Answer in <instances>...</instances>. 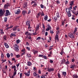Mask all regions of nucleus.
<instances>
[{"label": "nucleus", "instance_id": "3", "mask_svg": "<svg viewBox=\"0 0 78 78\" xmlns=\"http://www.w3.org/2000/svg\"><path fill=\"white\" fill-rule=\"evenodd\" d=\"M14 49L15 51H18L19 50V46L17 45V44H15Z\"/></svg>", "mask_w": 78, "mask_h": 78}, {"label": "nucleus", "instance_id": "13", "mask_svg": "<svg viewBox=\"0 0 78 78\" xmlns=\"http://www.w3.org/2000/svg\"><path fill=\"white\" fill-rule=\"evenodd\" d=\"M25 34L26 35V36H30V35H31V33H30L28 32H25Z\"/></svg>", "mask_w": 78, "mask_h": 78}, {"label": "nucleus", "instance_id": "1", "mask_svg": "<svg viewBox=\"0 0 78 78\" xmlns=\"http://www.w3.org/2000/svg\"><path fill=\"white\" fill-rule=\"evenodd\" d=\"M66 11L68 14V17H71L72 16L71 15V13H70V11H72V10L71 9H67V8H66Z\"/></svg>", "mask_w": 78, "mask_h": 78}, {"label": "nucleus", "instance_id": "43", "mask_svg": "<svg viewBox=\"0 0 78 78\" xmlns=\"http://www.w3.org/2000/svg\"><path fill=\"white\" fill-rule=\"evenodd\" d=\"M26 49L28 51H30V48H29L28 47H26Z\"/></svg>", "mask_w": 78, "mask_h": 78}, {"label": "nucleus", "instance_id": "37", "mask_svg": "<svg viewBox=\"0 0 78 78\" xmlns=\"http://www.w3.org/2000/svg\"><path fill=\"white\" fill-rule=\"evenodd\" d=\"M37 77V78H40V77H41V76H40L38 74H37L36 76H35Z\"/></svg>", "mask_w": 78, "mask_h": 78}, {"label": "nucleus", "instance_id": "45", "mask_svg": "<svg viewBox=\"0 0 78 78\" xmlns=\"http://www.w3.org/2000/svg\"><path fill=\"white\" fill-rule=\"evenodd\" d=\"M50 33L51 34H53L54 33L53 31V30H50Z\"/></svg>", "mask_w": 78, "mask_h": 78}, {"label": "nucleus", "instance_id": "35", "mask_svg": "<svg viewBox=\"0 0 78 78\" xmlns=\"http://www.w3.org/2000/svg\"><path fill=\"white\" fill-rule=\"evenodd\" d=\"M42 58H44L45 59H47V56H46L45 55H43Z\"/></svg>", "mask_w": 78, "mask_h": 78}, {"label": "nucleus", "instance_id": "4", "mask_svg": "<svg viewBox=\"0 0 78 78\" xmlns=\"http://www.w3.org/2000/svg\"><path fill=\"white\" fill-rule=\"evenodd\" d=\"M10 15V12H9V11L8 10H6V12L5 14V16H8Z\"/></svg>", "mask_w": 78, "mask_h": 78}, {"label": "nucleus", "instance_id": "19", "mask_svg": "<svg viewBox=\"0 0 78 78\" xmlns=\"http://www.w3.org/2000/svg\"><path fill=\"white\" fill-rule=\"evenodd\" d=\"M26 13H27V11L24 10L22 11V14H23V15H25Z\"/></svg>", "mask_w": 78, "mask_h": 78}, {"label": "nucleus", "instance_id": "34", "mask_svg": "<svg viewBox=\"0 0 78 78\" xmlns=\"http://www.w3.org/2000/svg\"><path fill=\"white\" fill-rule=\"evenodd\" d=\"M41 37H39L37 38L36 41H39L40 39H41Z\"/></svg>", "mask_w": 78, "mask_h": 78}, {"label": "nucleus", "instance_id": "53", "mask_svg": "<svg viewBox=\"0 0 78 78\" xmlns=\"http://www.w3.org/2000/svg\"><path fill=\"white\" fill-rule=\"evenodd\" d=\"M54 20H55L56 21L57 19V17L56 16H54Z\"/></svg>", "mask_w": 78, "mask_h": 78}, {"label": "nucleus", "instance_id": "56", "mask_svg": "<svg viewBox=\"0 0 78 78\" xmlns=\"http://www.w3.org/2000/svg\"><path fill=\"white\" fill-rule=\"evenodd\" d=\"M37 74V73H36L35 72H34V76H36V75Z\"/></svg>", "mask_w": 78, "mask_h": 78}, {"label": "nucleus", "instance_id": "15", "mask_svg": "<svg viewBox=\"0 0 78 78\" xmlns=\"http://www.w3.org/2000/svg\"><path fill=\"white\" fill-rule=\"evenodd\" d=\"M44 20H47V19H48V16L47 15H46L44 17Z\"/></svg>", "mask_w": 78, "mask_h": 78}, {"label": "nucleus", "instance_id": "51", "mask_svg": "<svg viewBox=\"0 0 78 78\" xmlns=\"http://www.w3.org/2000/svg\"><path fill=\"white\" fill-rule=\"evenodd\" d=\"M30 13H31V10L29 9L27 14H30Z\"/></svg>", "mask_w": 78, "mask_h": 78}, {"label": "nucleus", "instance_id": "22", "mask_svg": "<svg viewBox=\"0 0 78 78\" xmlns=\"http://www.w3.org/2000/svg\"><path fill=\"white\" fill-rule=\"evenodd\" d=\"M56 16L58 18L60 17V16H59V12H58L56 13Z\"/></svg>", "mask_w": 78, "mask_h": 78}, {"label": "nucleus", "instance_id": "36", "mask_svg": "<svg viewBox=\"0 0 78 78\" xmlns=\"http://www.w3.org/2000/svg\"><path fill=\"white\" fill-rule=\"evenodd\" d=\"M7 57L9 58L10 57V54L9 53H7Z\"/></svg>", "mask_w": 78, "mask_h": 78}, {"label": "nucleus", "instance_id": "11", "mask_svg": "<svg viewBox=\"0 0 78 78\" xmlns=\"http://www.w3.org/2000/svg\"><path fill=\"white\" fill-rule=\"evenodd\" d=\"M16 35L15 34L13 33H12L11 34H10V37H16Z\"/></svg>", "mask_w": 78, "mask_h": 78}, {"label": "nucleus", "instance_id": "6", "mask_svg": "<svg viewBox=\"0 0 78 78\" xmlns=\"http://www.w3.org/2000/svg\"><path fill=\"white\" fill-rule=\"evenodd\" d=\"M48 71L49 72H53L54 71V69L53 68H48Z\"/></svg>", "mask_w": 78, "mask_h": 78}, {"label": "nucleus", "instance_id": "42", "mask_svg": "<svg viewBox=\"0 0 78 78\" xmlns=\"http://www.w3.org/2000/svg\"><path fill=\"white\" fill-rule=\"evenodd\" d=\"M36 3V2L34 1H32L31 2V5L33 4V3Z\"/></svg>", "mask_w": 78, "mask_h": 78}, {"label": "nucleus", "instance_id": "40", "mask_svg": "<svg viewBox=\"0 0 78 78\" xmlns=\"http://www.w3.org/2000/svg\"><path fill=\"white\" fill-rule=\"evenodd\" d=\"M2 63H3V62H5V61H6V59H5L4 60L3 59H2Z\"/></svg>", "mask_w": 78, "mask_h": 78}, {"label": "nucleus", "instance_id": "32", "mask_svg": "<svg viewBox=\"0 0 78 78\" xmlns=\"http://www.w3.org/2000/svg\"><path fill=\"white\" fill-rule=\"evenodd\" d=\"M14 72L13 73V76H16V75L17 73V70H15V71H14Z\"/></svg>", "mask_w": 78, "mask_h": 78}, {"label": "nucleus", "instance_id": "44", "mask_svg": "<svg viewBox=\"0 0 78 78\" xmlns=\"http://www.w3.org/2000/svg\"><path fill=\"white\" fill-rule=\"evenodd\" d=\"M6 21H7V17H6L4 18L5 22H6Z\"/></svg>", "mask_w": 78, "mask_h": 78}, {"label": "nucleus", "instance_id": "20", "mask_svg": "<svg viewBox=\"0 0 78 78\" xmlns=\"http://www.w3.org/2000/svg\"><path fill=\"white\" fill-rule=\"evenodd\" d=\"M4 54L3 52L2 53H1V58L3 59H4Z\"/></svg>", "mask_w": 78, "mask_h": 78}, {"label": "nucleus", "instance_id": "50", "mask_svg": "<svg viewBox=\"0 0 78 78\" xmlns=\"http://www.w3.org/2000/svg\"><path fill=\"white\" fill-rule=\"evenodd\" d=\"M62 62H63V63L64 64V63H65V62H66V59H63L62 60Z\"/></svg>", "mask_w": 78, "mask_h": 78}, {"label": "nucleus", "instance_id": "59", "mask_svg": "<svg viewBox=\"0 0 78 78\" xmlns=\"http://www.w3.org/2000/svg\"><path fill=\"white\" fill-rule=\"evenodd\" d=\"M49 62L50 63H53V61L51 60H50Z\"/></svg>", "mask_w": 78, "mask_h": 78}, {"label": "nucleus", "instance_id": "28", "mask_svg": "<svg viewBox=\"0 0 78 78\" xmlns=\"http://www.w3.org/2000/svg\"><path fill=\"white\" fill-rule=\"evenodd\" d=\"M45 28L42 30V33L43 34H45Z\"/></svg>", "mask_w": 78, "mask_h": 78}, {"label": "nucleus", "instance_id": "61", "mask_svg": "<svg viewBox=\"0 0 78 78\" xmlns=\"http://www.w3.org/2000/svg\"><path fill=\"white\" fill-rule=\"evenodd\" d=\"M37 5V4L35 3L33 5V6H35Z\"/></svg>", "mask_w": 78, "mask_h": 78}, {"label": "nucleus", "instance_id": "55", "mask_svg": "<svg viewBox=\"0 0 78 78\" xmlns=\"http://www.w3.org/2000/svg\"><path fill=\"white\" fill-rule=\"evenodd\" d=\"M20 78H22V73H20Z\"/></svg>", "mask_w": 78, "mask_h": 78}, {"label": "nucleus", "instance_id": "10", "mask_svg": "<svg viewBox=\"0 0 78 78\" xmlns=\"http://www.w3.org/2000/svg\"><path fill=\"white\" fill-rule=\"evenodd\" d=\"M26 25L28 26H30V20H27L26 22Z\"/></svg>", "mask_w": 78, "mask_h": 78}, {"label": "nucleus", "instance_id": "48", "mask_svg": "<svg viewBox=\"0 0 78 78\" xmlns=\"http://www.w3.org/2000/svg\"><path fill=\"white\" fill-rule=\"evenodd\" d=\"M41 16H44V12L42 11L41 12Z\"/></svg>", "mask_w": 78, "mask_h": 78}, {"label": "nucleus", "instance_id": "39", "mask_svg": "<svg viewBox=\"0 0 78 78\" xmlns=\"http://www.w3.org/2000/svg\"><path fill=\"white\" fill-rule=\"evenodd\" d=\"M16 57L17 58H20V55H16Z\"/></svg>", "mask_w": 78, "mask_h": 78}, {"label": "nucleus", "instance_id": "5", "mask_svg": "<svg viewBox=\"0 0 78 78\" xmlns=\"http://www.w3.org/2000/svg\"><path fill=\"white\" fill-rule=\"evenodd\" d=\"M47 28L46 29V31H48L49 30H51V26H50V25L49 24L47 25Z\"/></svg>", "mask_w": 78, "mask_h": 78}, {"label": "nucleus", "instance_id": "52", "mask_svg": "<svg viewBox=\"0 0 78 78\" xmlns=\"http://www.w3.org/2000/svg\"><path fill=\"white\" fill-rule=\"evenodd\" d=\"M33 35H36V34H37V33H36V31L35 30V32L34 33H33L32 34Z\"/></svg>", "mask_w": 78, "mask_h": 78}, {"label": "nucleus", "instance_id": "2", "mask_svg": "<svg viewBox=\"0 0 78 78\" xmlns=\"http://www.w3.org/2000/svg\"><path fill=\"white\" fill-rule=\"evenodd\" d=\"M5 13V10L2 9H0V16H2L4 15V13Z\"/></svg>", "mask_w": 78, "mask_h": 78}, {"label": "nucleus", "instance_id": "14", "mask_svg": "<svg viewBox=\"0 0 78 78\" xmlns=\"http://www.w3.org/2000/svg\"><path fill=\"white\" fill-rule=\"evenodd\" d=\"M4 45L6 48H8L9 47V45H8L6 43H4Z\"/></svg>", "mask_w": 78, "mask_h": 78}, {"label": "nucleus", "instance_id": "17", "mask_svg": "<svg viewBox=\"0 0 78 78\" xmlns=\"http://www.w3.org/2000/svg\"><path fill=\"white\" fill-rule=\"evenodd\" d=\"M74 3V1H71L69 3V5L70 6H72L73 5V3Z\"/></svg>", "mask_w": 78, "mask_h": 78}, {"label": "nucleus", "instance_id": "16", "mask_svg": "<svg viewBox=\"0 0 78 78\" xmlns=\"http://www.w3.org/2000/svg\"><path fill=\"white\" fill-rule=\"evenodd\" d=\"M59 38H58V35L56 34L55 37V41L58 40Z\"/></svg>", "mask_w": 78, "mask_h": 78}, {"label": "nucleus", "instance_id": "57", "mask_svg": "<svg viewBox=\"0 0 78 78\" xmlns=\"http://www.w3.org/2000/svg\"><path fill=\"white\" fill-rule=\"evenodd\" d=\"M28 39H30V40L32 38H31V36H28Z\"/></svg>", "mask_w": 78, "mask_h": 78}, {"label": "nucleus", "instance_id": "7", "mask_svg": "<svg viewBox=\"0 0 78 78\" xmlns=\"http://www.w3.org/2000/svg\"><path fill=\"white\" fill-rule=\"evenodd\" d=\"M68 36L69 37H71V38H72V39H73V38H75L73 36V34H72L71 33H69L68 34Z\"/></svg>", "mask_w": 78, "mask_h": 78}, {"label": "nucleus", "instance_id": "63", "mask_svg": "<svg viewBox=\"0 0 78 78\" xmlns=\"http://www.w3.org/2000/svg\"><path fill=\"white\" fill-rule=\"evenodd\" d=\"M41 78H45V76H41Z\"/></svg>", "mask_w": 78, "mask_h": 78}, {"label": "nucleus", "instance_id": "46", "mask_svg": "<svg viewBox=\"0 0 78 78\" xmlns=\"http://www.w3.org/2000/svg\"><path fill=\"white\" fill-rule=\"evenodd\" d=\"M41 12H39L37 14V15L40 16H41Z\"/></svg>", "mask_w": 78, "mask_h": 78}, {"label": "nucleus", "instance_id": "49", "mask_svg": "<svg viewBox=\"0 0 78 78\" xmlns=\"http://www.w3.org/2000/svg\"><path fill=\"white\" fill-rule=\"evenodd\" d=\"M40 6L41 7V8H44V5H42V4H41L40 5Z\"/></svg>", "mask_w": 78, "mask_h": 78}, {"label": "nucleus", "instance_id": "62", "mask_svg": "<svg viewBox=\"0 0 78 78\" xmlns=\"http://www.w3.org/2000/svg\"><path fill=\"white\" fill-rule=\"evenodd\" d=\"M66 64H70V62H69V61H67V62H66Z\"/></svg>", "mask_w": 78, "mask_h": 78}, {"label": "nucleus", "instance_id": "8", "mask_svg": "<svg viewBox=\"0 0 78 78\" xmlns=\"http://www.w3.org/2000/svg\"><path fill=\"white\" fill-rule=\"evenodd\" d=\"M24 74L25 75H26V76H30V71H28L27 73V72H25L24 73Z\"/></svg>", "mask_w": 78, "mask_h": 78}, {"label": "nucleus", "instance_id": "58", "mask_svg": "<svg viewBox=\"0 0 78 78\" xmlns=\"http://www.w3.org/2000/svg\"><path fill=\"white\" fill-rule=\"evenodd\" d=\"M72 12L73 14H75V10H73L72 11Z\"/></svg>", "mask_w": 78, "mask_h": 78}, {"label": "nucleus", "instance_id": "24", "mask_svg": "<svg viewBox=\"0 0 78 78\" xmlns=\"http://www.w3.org/2000/svg\"><path fill=\"white\" fill-rule=\"evenodd\" d=\"M12 69L14 68V71H15L16 70V66H12Z\"/></svg>", "mask_w": 78, "mask_h": 78}, {"label": "nucleus", "instance_id": "29", "mask_svg": "<svg viewBox=\"0 0 78 78\" xmlns=\"http://www.w3.org/2000/svg\"><path fill=\"white\" fill-rule=\"evenodd\" d=\"M3 38L4 39V40H5V41L6 40V38H7V37L5 35H4L3 36Z\"/></svg>", "mask_w": 78, "mask_h": 78}, {"label": "nucleus", "instance_id": "64", "mask_svg": "<svg viewBox=\"0 0 78 78\" xmlns=\"http://www.w3.org/2000/svg\"><path fill=\"white\" fill-rule=\"evenodd\" d=\"M5 26L6 27H9V24H7L5 25Z\"/></svg>", "mask_w": 78, "mask_h": 78}, {"label": "nucleus", "instance_id": "26", "mask_svg": "<svg viewBox=\"0 0 78 78\" xmlns=\"http://www.w3.org/2000/svg\"><path fill=\"white\" fill-rule=\"evenodd\" d=\"M77 31V28L76 27H75L74 30V32H73V34H75V33Z\"/></svg>", "mask_w": 78, "mask_h": 78}, {"label": "nucleus", "instance_id": "25", "mask_svg": "<svg viewBox=\"0 0 78 78\" xmlns=\"http://www.w3.org/2000/svg\"><path fill=\"white\" fill-rule=\"evenodd\" d=\"M56 3L57 5H59L60 4V1L59 0H57L56 1Z\"/></svg>", "mask_w": 78, "mask_h": 78}, {"label": "nucleus", "instance_id": "38", "mask_svg": "<svg viewBox=\"0 0 78 78\" xmlns=\"http://www.w3.org/2000/svg\"><path fill=\"white\" fill-rule=\"evenodd\" d=\"M23 8H25V9H27V5H24Z\"/></svg>", "mask_w": 78, "mask_h": 78}, {"label": "nucleus", "instance_id": "41", "mask_svg": "<svg viewBox=\"0 0 78 78\" xmlns=\"http://www.w3.org/2000/svg\"><path fill=\"white\" fill-rule=\"evenodd\" d=\"M76 8H77V6H75V7H73V9L75 11H76Z\"/></svg>", "mask_w": 78, "mask_h": 78}, {"label": "nucleus", "instance_id": "21", "mask_svg": "<svg viewBox=\"0 0 78 78\" xmlns=\"http://www.w3.org/2000/svg\"><path fill=\"white\" fill-rule=\"evenodd\" d=\"M26 56L27 57H28V58H30V57H31V55L30 54L27 53Z\"/></svg>", "mask_w": 78, "mask_h": 78}, {"label": "nucleus", "instance_id": "54", "mask_svg": "<svg viewBox=\"0 0 78 78\" xmlns=\"http://www.w3.org/2000/svg\"><path fill=\"white\" fill-rule=\"evenodd\" d=\"M38 51H35L34 52V54H36L37 53H38Z\"/></svg>", "mask_w": 78, "mask_h": 78}, {"label": "nucleus", "instance_id": "12", "mask_svg": "<svg viewBox=\"0 0 78 78\" xmlns=\"http://www.w3.org/2000/svg\"><path fill=\"white\" fill-rule=\"evenodd\" d=\"M18 26H16L12 28L13 30L14 31H15L17 30V27Z\"/></svg>", "mask_w": 78, "mask_h": 78}, {"label": "nucleus", "instance_id": "9", "mask_svg": "<svg viewBox=\"0 0 78 78\" xmlns=\"http://www.w3.org/2000/svg\"><path fill=\"white\" fill-rule=\"evenodd\" d=\"M15 12L16 14H19L20 12V9H18L17 10H16Z\"/></svg>", "mask_w": 78, "mask_h": 78}, {"label": "nucleus", "instance_id": "33", "mask_svg": "<svg viewBox=\"0 0 78 78\" xmlns=\"http://www.w3.org/2000/svg\"><path fill=\"white\" fill-rule=\"evenodd\" d=\"M20 42V40L18 39L16 40V43H17V44H19Z\"/></svg>", "mask_w": 78, "mask_h": 78}, {"label": "nucleus", "instance_id": "27", "mask_svg": "<svg viewBox=\"0 0 78 78\" xmlns=\"http://www.w3.org/2000/svg\"><path fill=\"white\" fill-rule=\"evenodd\" d=\"M78 76L76 74H74L73 76V78H78Z\"/></svg>", "mask_w": 78, "mask_h": 78}, {"label": "nucleus", "instance_id": "47", "mask_svg": "<svg viewBox=\"0 0 78 78\" xmlns=\"http://www.w3.org/2000/svg\"><path fill=\"white\" fill-rule=\"evenodd\" d=\"M8 5H7L6 4H5L4 5V7L5 8H8Z\"/></svg>", "mask_w": 78, "mask_h": 78}, {"label": "nucleus", "instance_id": "60", "mask_svg": "<svg viewBox=\"0 0 78 78\" xmlns=\"http://www.w3.org/2000/svg\"><path fill=\"white\" fill-rule=\"evenodd\" d=\"M58 78H60V74L59 73H58Z\"/></svg>", "mask_w": 78, "mask_h": 78}, {"label": "nucleus", "instance_id": "31", "mask_svg": "<svg viewBox=\"0 0 78 78\" xmlns=\"http://www.w3.org/2000/svg\"><path fill=\"white\" fill-rule=\"evenodd\" d=\"M39 25L37 26L36 27L35 29H36V31H37V30H39Z\"/></svg>", "mask_w": 78, "mask_h": 78}, {"label": "nucleus", "instance_id": "18", "mask_svg": "<svg viewBox=\"0 0 78 78\" xmlns=\"http://www.w3.org/2000/svg\"><path fill=\"white\" fill-rule=\"evenodd\" d=\"M27 66H31V65H32V63H31V62H27Z\"/></svg>", "mask_w": 78, "mask_h": 78}, {"label": "nucleus", "instance_id": "30", "mask_svg": "<svg viewBox=\"0 0 78 78\" xmlns=\"http://www.w3.org/2000/svg\"><path fill=\"white\" fill-rule=\"evenodd\" d=\"M62 75L64 76H66V72H62Z\"/></svg>", "mask_w": 78, "mask_h": 78}, {"label": "nucleus", "instance_id": "23", "mask_svg": "<svg viewBox=\"0 0 78 78\" xmlns=\"http://www.w3.org/2000/svg\"><path fill=\"white\" fill-rule=\"evenodd\" d=\"M75 67V65H73L70 66V68L71 69H74V68Z\"/></svg>", "mask_w": 78, "mask_h": 78}]
</instances>
